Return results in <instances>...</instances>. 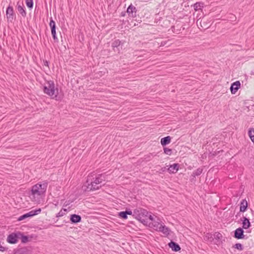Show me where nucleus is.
<instances>
[{
  "label": "nucleus",
  "mask_w": 254,
  "mask_h": 254,
  "mask_svg": "<svg viewBox=\"0 0 254 254\" xmlns=\"http://www.w3.org/2000/svg\"><path fill=\"white\" fill-rule=\"evenodd\" d=\"M122 16H125V13H123L122 12Z\"/></svg>",
  "instance_id": "37"
},
{
  "label": "nucleus",
  "mask_w": 254,
  "mask_h": 254,
  "mask_svg": "<svg viewBox=\"0 0 254 254\" xmlns=\"http://www.w3.org/2000/svg\"><path fill=\"white\" fill-rule=\"evenodd\" d=\"M194 9L195 10H198V9H200V7H201L200 3L196 2L193 5Z\"/></svg>",
  "instance_id": "30"
},
{
  "label": "nucleus",
  "mask_w": 254,
  "mask_h": 254,
  "mask_svg": "<svg viewBox=\"0 0 254 254\" xmlns=\"http://www.w3.org/2000/svg\"><path fill=\"white\" fill-rule=\"evenodd\" d=\"M6 250V248L3 246H0V251L1 252H4Z\"/></svg>",
  "instance_id": "35"
},
{
  "label": "nucleus",
  "mask_w": 254,
  "mask_h": 254,
  "mask_svg": "<svg viewBox=\"0 0 254 254\" xmlns=\"http://www.w3.org/2000/svg\"><path fill=\"white\" fill-rule=\"evenodd\" d=\"M243 220H242L243 227L242 228L247 229L251 226V223L248 218L243 217Z\"/></svg>",
  "instance_id": "16"
},
{
  "label": "nucleus",
  "mask_w": 254,
  "mask_h": 254,
  "mask_svg": "<svg viewBox=\"0 0 254 254\" xmlns=\"http://www.w3.org/2000/svg\"><path fill=\"white\" fill-rule=\"evenodd\" d=\"M198 21H199V19L197 20V22H196L197 24H198Z\"/></svg>",
  "instance_id": "38"
},
{
  "label": "nucleus",
  "mask_w": 254,
  "mask_h": 254,
  "mask_svg": "<svg viewBox=\"0 0 254 254\" xmlns=\"http://www.w3.org/2000/svg\"><path fill=\"white\" fill-rule=\"evenodd\" d=\"M7 18L10 21L13 19V9L12 6H8L6 9Z\"/></svg>",
  "instance_id": "14"
},
{
  "label": "nucleus",
  "mask_w": 254,
  "mask_h": 254,
  "mask_svg": "<svg viewBox=\"0 0 254 254\" xmlns=\"http://www.w3.org/2000/svg\"><path fill=\"white\" fill-rule=\"evenodd\" d=\"M63 209H64L63 208H62L61 211L58 213L57 217H61L64 215V213L62 212Z\"/></svg>",
  "instance_id": "33"
},
{
  "label": "nucleus",
  "mask_w": 254,
  "mask_h": 254,
  "mask_svg": "<svg viewBox=\"0 0 254 254\" xmlns=\"http://www.w3.org/2000/svg\"><path fill=\"white\" fill-rule=\"evenodd\" d=\"M70 221L72 223L76 224L81 221V217L79 215L73 214L70 216Z\"/></svg>",
  "instance_id": "13"
},
{
  "label": "nucleus",
  "mask_w": 254,
  "mask_h": 254,
  "mask_svg": "<svg viewBox=\"0 0 254 254\" xmlns=\"http://www.w3.org/2000/svg\"><path fill=\"white\" fill-rule=\"evenodd\" d=\"M44 92L50 96H52L55 95V85L53 81H48L45 84L44 87Z\"/></svg>",
  "instance_id": "4"
},
{
  "label": "nucleus",
  "mask_w": 254,
  "mask_h": 254,
  "mask_svg": "<svg viewBox=\"0 0 254 254\" xmlns=\"http://www.w3.org/2000/svg\"><path fill=\"white\" fill-rule=\"evenodd\" d=\"M171 137L170 136L164 137L161 139V144L163 146L169 144L171 142Z\"/></svg>",
  "instance_id": "17"
},
{
  "label": "nucleus",
  "mask_w": 254,
  "mask_h": 254,
  "mask_svg": "<svg viewBox=\"0 0 254 254\" xmlns=\"http://www.w3.org/2000/svg\"><path fill=\"white\" fill-rule=\"evenodd\" d=\"M148 212L142 208L135 209L133 211V216L145 225H148Z\"/></svg>",
  "instance_id": "3"
},
{
  "label": "nucleus",
  "mask_w": 254,
  "mask_h": 254,
  "mask_svg": "<svg viewBox=\"0 0 254 254\" xmlns=\"http://www.w3.org/2000/svg\"><path fill=\"white\" fill-rule=\"evenodd\" d=\"M48 184L47 183H39L34 185L31 190L30 196L33 201H38L40 198L47 190Z\"/></svg>",
  "instance_id": "2"
},
{
  "label": "nucleus",
  "mask_w": 254,
  "mask_h": 254,
  "mask_svg": "<svg viewBox=\"0 0 254 254\" xmlns=\"http://www.w3.org/2000/svg\"><path fill=\"white\" fill-rule=\"evenodd\" d=\"M41 211V208H39L36 210H33L30 211V212L25 213L21 216H20L18 218V221H22L27 218L33 216L34 215H37L39 214Z\"/></svg>",
  "instance_id": "6"
},
{
  "label": "nucleus",
  "mask_w": 254,
  "mask_h": 254,
  "mask_svg": "<svg viewBox=\"0 0 254 254\" xmlns=\"http://www.w3.org/2000/svg\"><path fill=\"white\" fill-rule=\"evenodd\" d=\"M180 165L178 163H174L173 165H170L168 169V171L170 173L175 174L179 170Z\"/></svg>",
  "instance_id": "12"
},
{
  "label": "nucleus",
  "mask_w": 254,
  "mask_h": 254,
  "mask_svg": "<svg viewBox=\"0 0 254 254\" xmlns=\"http://www.w3.org/2000/svg\"><path fill=\"white\" fill-rule=\"evenodd\" d=\"M19 239L21 240V242L23 243H26L28 242L29 238L26 236H24L22 233H21V236H19Z\"/></svg>",
  "instance_id": "23"
},
{
  "label": "nucleus",
  "mask_w": 254,
  "mask_h": 254,
  "mask_svg": "<svg viewBox=\"0 0 254 254\" xmlns=\"http://www.w3.org/2000/svg\"><path fill=\"white\" fill-rule=\"evenodd\" d=\"M244 231L243 228L239 227L234 231L233 237L237 239H242L245 238Z\"/></svg>",
  "instance_id": "7"
},
{
  "label": "nucleus",
  "mask_w": 254,
  "mask_h": 254,
  "mask_svg": "<svg viewBox=\"0 0 254 254\" xmlns=\"http://www.w3.org/2000/svg\"><path fill=\"white\" fill-rule=\"evenodd\" d=\"M122 44V42L119 40H115L112 43V46L113 48V49L115 50V48H118V47L120 46V45Z\"/></svg>",
  "instance_id": "20"
},
{
  "label": "nucleus",
  "mask_w": 254,
  "mask_h": 254,
  "mask_svg": "<svg viewBox=\"0 0 254 254\" xmlns=\"http://www.w3.org/2000/svg\"><path fill=\"white\" fill-rule=\"evenodd\" d=\"M241 83L239 81H236L231 84L230 91L233 94H235L238 90L240 88Z\"/></svg>",
  "instance_id": "10"
},
{
  "label": "nucleus",
  "mask_w": 254,
  "mask_h": 254,
  "mask_svg": "<svg viewBox=\"0 0 254 254\" xmlns=\"http://www.w3.org/2000/svg\"><path fill=\"white\" fill-rule=\"evenodd\" d=\"M119 216L120 218L126 219L127 218V213L126 211H121L119 213Z\"/></svg>",
  "instance_id": "25"
},
{
  "label": "nucleus",
  "mask_w": 254,
  "mask_h": 254,
  "mask_svg": "<svg viewBox=\"0 0 254 254\" xmlns=\"http://www.w3.org/2000/svg\"><path fill=\"white\" fill-rule=\"evenodd\" d=\"M126 212L127 213V215H133V212L130 210H126Z\"/></svg>",
  "instance_id": "34"
},
{
  "label": "nucleus",
  "mask_w": 254,
  "mask_h": 254,
  "mask_svg": "<svg viewBox=\"0 0 254 254\" xmlns=\"http://www.w3.org/2000/svg\"><path fill=\"white\" fill-rule=\"evenodd\" d=\"M103 181H105V177L103 174H99L95 178L88 176L85 183L82 186V189L85 191L97 190L101 187L100 184Z\"/></svg>",
  "instance_id": "1"
},
{
  "label": "nucleus",
  "mask_w": 254,
  "mask_h": 254,
  "mask_svg": "<svg viewBox=\"0 0 254 254\" xmlns=\"http://www.w3.org/2000/svg\"><path fill=\"white\" fill-rule=\"evenodd\" d=\"M51 32H52V35L53 36V37L54 39L55 40H56V39H57V37L56 36V30H52V31H51Z\"/></svg>",
  "instance_id": "31"
},
{
  "label": "nucleus",
  "mask_w": 254,
  "mask_h": 254,
  "mask_svg": "<svg viewBox=\"0 0 254 254\" xmlns=\"http://www.w3.org/2000/svg\"><path fill=\"white\" fill-rule=\"evenodd\" d=\"M248 208V202L246 199H243L240 203V211L244 212Z\"/></svg>",
  "instance_id": "15"
},
{
  "label": "nucleus",
  "mask_w": 254,
  "mask_h": 254,
  "mask_svg": "<svg viewBox=\"0 0 254 254\" xmlns=\"http://www.w3.org/2000/svg\"><path fill=\"white\" fill-rule=\"evenodd\" d=\"M204 20V19L203 18L201 19L200 21H199V24H200V26L202 28H203L204 29H206V28H208L209 26L208 25V24L205 22V21Z\"/></svg>",
  "instance_id": "24"
},
{
  "label": "nucleus",
  "mask_w": 254,
  "mask_h": 254,
  "mask_svg": "<svg viewBox=\"0 0 254 254\" xmlns=\"http://www.w3.org/2000/svg\"><path fill=\"white\" fill-rule=\"evenodd\" d=\"M168 246L169 248H171L173 251L175 252H178L181 250V247L179 245L172 241L168 244Z\"/></svg>",
  "instance_id": "11"
},
{
  "label": "nucleus",
  "mask_w": 254,
  "mask_h": 254,
  "mask_svg": "<svg viewBox=\"0 0 254 254\" xmlns=\"http://www.w3.org/2000/svg\"><path fill=\"white\" fill-rule=\"evenodd\" d=\"M158 231L162 232L164 234L166 235H168L169 234L170 230L169 228L162 224L161 227H160Z\"/></svg>",
  "instance_id": "18"
},
{
  "label": "nucleus",
  "mask_w": 254,
  "mask_h": 254,
  "mask_svg": "<svg viewBox=\"0 0 254 254\" xmlns=\"http://www.w3.org/2000/svg\"><path fill=\"white\" fill-rule=\"evenodd\" d=\"M148 219L151 220V222H153L156 220V219L154 218L151 215H148Z\"/></svg>",
  "instance_id": "32"
},
{
  "label": "nucleus",
  "mask_w": 254,
  "mask_h": 254,
  "mask_svg": "<svg viewBox=\"0 0 254 254\" xmlns=\"http://www.w3.org/2000/svg\"><path fill=\"white\" fill-rule=\"evenodd\" d=\"M203 169L201 168H198L197 170L195 171H194L192 172V176L193 177L198 176H199L202 172Z\"/></svg>",
  "instance_id": "21"
},
{
  "label": "nucleus",
  "mask_w": 254,
  "mask_h": 254,
  "mask_svg": "<svg viewBox=\"0 0 254 254\" xmlns=\"http://www.w3.org/2000/svg\"><path fill=\"white\" fill-rule=\"evenodd\" d=\"M50 26L51 28V31L56 30V24L55 21L53 20L52 18H51L50 22Z\"/></svg>",
  "instance_id": "26"
},
{
  "label": "nucleus",
  "mask_w": 254,
  "mask_h": 254,
  "mask_svg": "<svg viewBox=\"0 0 254 254\" xmlns=\"http://www.w3.org/2000/svg\"><path fill=\"white\" fill-rule=\"evenodd\" d=\"M17 9L18 11L22 15V16L25 17L26 15V12L24 9L23 6L21 5L19 2H17Z\"/></svg>",
  "instance_id": "19"
},
{
  "label": "nucleus",
  "mask_w": 254,
  "mask_h": 254,
  "mask_svg": "<svg viewBox=\"0 0 254 254\" xmlns=\"http://www.w3.org/2000/svg\"><path fill=\"white\" fill-rule=\"evenodd\" d=\"M164 153L168 155H171L172 154V150L171 149L167 148V147H164Z\"/></svg>",
  "instance_id": "28"
},
{
  "label": "nucleus",
  "mask_w": 254,
  "mask_h": 254,
  "mask_svg": "<svg viewBox=\"0 0 254 254\" xmlns=\"http://www.w3.org/2000/svg\"><path fill=\"white\" fill-rule=\"evenodd\" d=\"M156 218V220L150 223L148 222V225L149 227L153 228L154 230L158 231L160 227H161L162 224L159 221H160L158 218Z\"/></svg>",
  "instance_id": "8"
},
{
  "label": "nucleus",
  "mask_w": 254,
  "mask_h": 254,
  "mask_svg": "<svg viewBox=\"0 0 254 254\" xmlns=\"http://www.w3.org/2000/svg\"><path fill=\"white\" fill-rule=\"evenodd\" d=\"M44 65L48 66V62L47 61L44 62Z\"/></svg>",
  "instance_id": "36"
},
{
  "label": "nucleus",
  "mask_w": 254,
  "mask_h": 254,
  "mask_svg": "<svg viewBox=\"0 0 254 254\" xmlns=\"http://www.w3.org/2000/svg\"><path fill=\"white\" fill-rule=\"evenodd\" d=\"M233 247L238 250L242 251L244 249V247L240 243H237L233 246Z\"/></svg>",
  "instance_id": "27"
},
{
  "label": "nucleus",
  "mask_w": 254,
  "mask_h": 254,
  "mask_svg": "<svg viewBox=\"0 0 254 254\" xmlns=\"http://www.w3.org/2000/svg\"><path fill=\"white\" fill-rule=\"evenodd\" d=\"M20 236L21 232H20L12 233L8 236L7 238V241L10 244H16L17 243L18 240L19 239V236Z\"/></svg>",
  "instance_id": "5"
},
{
  "label": "nucleus",
  "mask_w": 254,
  "mask_h": 254,
  "mask_svg": "<svg viewBox=\"0 0 254 254\" xmlns=\"http://www.w3.org/2000/svg\"><path fill=\"white\" fill-rule=\"evenodd\" d=\"M66 210V209L65 208H64V211H65Z\"/></svg>",
  "instance_id": "39"
},
{
  "label": "nucleus",
  "mask_w": 254,
  "mask_h": 254,
  "mask_svg": "<svg viewBox=\"0 0 254 254\" xmlns=\"http://www.w3.org/2000/svg\"><path fill=\"white\" fill-rule=\"evenodd\" d=\"M26 4L28 7L29 8H33V0H26Z\"/></svg>",
  "instance_id": "29"
},
{
  "label": "nucleus",
  "mask_w": 254,
  "mask_h": 254,
  "mask_svg": "<svg viewBox=\"0 0 254 254\" xmlns=\"http://www.w3.org/2000/svg\"><path fill=\"white\" fill-rule=\"evenodd\" d=\"M213 237L218 242L221 240L222 235L219 232H215L213 235Z\"/></svg>",
  "instance_id": "22"
},
{
  "label": "nucleus",
  "mask_w": 254,
  "mask_h": 254,
  "mask_svg": "<svg viewBox=\"0 0 254 254\" xmlns=\"http://www.w3.org/2000/svg\"><path fill=\"white\" fill-rule=\"evenodd\" d=\"M137 9L131 4L127 8V12L129 16L134 18L136 16Z\"/></svg>",
  "instance_id": "9"
}]
</instances>
